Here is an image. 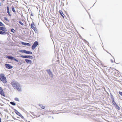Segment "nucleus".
I'll return each mask as SVG.
<instances>
[{"mask_svg": "<svg viewBox=\"0 0 122 122\" xmlns=\"http://www.w3.org/2000/svg\"><path fill=\"white\" fill-rule=\"evenodd\" d=\"M11 84L14 87H15V81H12L11 82Z\"/></svg>", "mask_w": 122, "mask_h": 122, "instance_id": "13", "label": "nucleus"}, {"mask_svg": "<svg viewBox=\"0 0 122 122\" xmlns=\"http://www.w3.org/2000/svg\"><path fill=\"white\" fill-rule=\"evenodd\" d=\"M0 80L4 83H6L7 82L6 78L4 74L1 73L0 74Z\"/></svg>", "mask_w": 122, "mask_h": 122, "instance_id": "1", "label": "nucleus"}, {"mask_svg": "<svg viewBox=\"0 0 122 122\" xmlns=\"http://www.w3.org/2000/svg\"><path fill=\"white\" fill-rule=\"evenodd\" d=\"M11 8L12 9V10L14 12H15V9L14 8V7L13 6H12L11 7Z\"/></svg>", "mask_w": 122, "mask_h": 122, "instance_id": "25", "label": "nucleus"}, {"mask_svg": "<svg viewBox=\"0 0 122 122\" xmlns=\"http://www.w3.org/2000/svg\"><path fill=\"white\" fill-rule=\"evenodd\" d=\"M111 97L112 98V99L113 100V99H114L113 97V95L112 94H111Z\"/></svg>", "mask_w": 122, "mask_h": 122, "instance_id": "33", "label": "nucleus"}, {"mask_svg": "<svg viewBox=\"0 0 122 122\" xmlns=\"http://www.w3.org/2000/svg\"><path fill=\"white\" fill-rule=\"evenodd\" d=\"M0 34L5 35H6V34H7V35H8L9 34V33L8 32H5L0 30Z\"/></svg>", "mask_w": 122, "mask_h": 122, "instance_id": "8", "label": "nucleus"}, {"mask_svg": "<svg viewBox=\"0 0 122 122\" xmlns=\"http://www.w3.org/2000/svg\"><path fill=\"white\" fill-rule=\"evenodd\" d=\"M119 93L122 96V92H119Z\"/></svg>", "mask_w": 122, "mask_h": 122, "instance_id": "32", "label": "nucleus"}, {"mask_svg": "<svg viewBox=\"0 0 122 122\" xmlns=\"http://www.w3.org/2000/svg\"><path fill=\"white\" fill-rule=\"evenodd\" d=\"M21 118H24V117L21 115L20 116Z\"/></svg>", "mask_w": 122, "mask_h": 122, "instance_id": "34", "label": "nucleus"}, {"mask_svg": "<svg viewBox=\"0 0 122 122\" xmlns=\"http://www.w3.org/2000/svg\"><path fill=\"white\" fill-rule=\"evenodd\" d=\"M21 43L22 45L24 46H31L30 44L29 43H27L24 42H21Z\"/></svg>", "mask_w": 122, "mask_h": 122, "instance_id": "9", "label": "nucleus"}, {"mask_svg": "<svg viewBox=\"0 0 122 122\" xmlns=\"http://www.w3.org/2000/svg\"><path fill=\"white\" fill-rule=\"evenodd\" d=\"M111 60V62H112L113 63V60Z\"/></svg>", "mask_w": 122, "mask_h": 122, "instance_id": "36", "label": "nucleus"}, {"mask_svg": "<svg viewBox=\"0 0 122 122\" xmlns=\"http://www.w3.org/2000/svg\"><path fill=\"white\" fill-rule=\"evenodd\" d=\"M39 105L42 109H45V106H43L42 104H39Z\"/></svg>", "mask_w": 122, "mask_h": 122, "instance_id": "15", "label": "nucleus"}, {"mask_svg": "<svg viewBox=\"0 0 122 122\" xmlns=\"http://www.w3.org/2000/svg\"><path fill=\"white\" fill-rule=\"evenodd\" d=\"M112 103H113V104L114 105V104L116 105V102H115L114 101V99H113V100H112Z\"/></svg>", "mask_w": 122, "mask_h": 122, "instance_id": "28", "label": "nucleus"}, {"mask_svg": "<svg viewBox=\"0 0 122 122\" xmlns=\"http://www.w3.org/2000/svg\"><path fill=\"white\" fill-rule=\"evenodd\" d=\"M16 89L19 92H21L22 91L20 85L18 82H16Z\"/></svg>", "mask_w": 122, "mask_h": 122, "instance_id": "2", "label": "nucleus"}, {"mask_svg": "<svg viewBox=\"0 0 122 122\" xmlns=\"http://www.w3.org/2000/svg\"><path fill=\"white\" fill-rule=\"evenodd\" d=\"M15 61H17V62H18V61L16 59Z\"/></svg>", "mask_w": 122, "mask_h": 122, "instance_id": "38", "label": "nucleus"}, {"mask_svg": "<svg viewBox=\"0 0 122 122\" xmlns=\"http://www.w3.org/2000/svg\"><path fill=\"white\" fill-rule=\"evenodd\" d=\"M25 61L27 64H31L32 63V61L31 60L28 59H25Z\"/></svg>", "mask_w": 122, "mask_h": 122, "instance_id": "11", "label": "nucleus"}, {"mask_svg": "<svg viewBox=\"0 0 122 122\" xmlns=\"http://www.w3.org/2000/svg\"><path fill=\"white\" fill-rule=\"evenodd\" d=\"M26 50H19V52H21L22 53H25Z\"/></svg>", "mask_w": 122, "mask_h": 122, "instance_id": "20", "label": "nucleus"}, {"mask_svg": "<svg viewBox=\"0 0 122 122\" xmlns=\"http://www.w3.org/2000/svg\"><path fill=\"white\" fill-rule=\"evenodd\" d=\"M20 56L23 58H29L30 59H32L33 58V56H29V55H25V56H23V55H21Z\"/></svg>", "mask_w": 122, "mask_h": 122, "instance_id": "4", "label": "nucleus"}, {"mask_svg": "<svg viewBox=\"0 0 122 122\" xmlns=\"http://www.w3.org/2000/svg\"><path fill=\"white\" fill-rule=\"evenodd\" d=\"M11 32H12L13 33H15V30H14V29L13 28H12L11 29Z\"/></svg>", "mask_w": 122, "mask_h": 122, "instance_id": "27", "label": "nucleus"}, {"mask_svg": "<svg viewBox=\"0 0 122 122\" xmlns=\"http://www.w3.org/2000/svg\"><path fill=\"white\" fill-rule=\"evenodd\" d=\"M110 54V55H111V54Z\"/></svg>", "mask_w": 122, "mask_h": 122, "instance_id": "47", "label": "nucleus"}, {"mask_svg": "<svg viewBox=\"0 0 122 122\" xmlns=\"http://www.w3.org/2000/svg\"><path fill=\"white\" fill-rule=\"evenodd\" d=\"M16 101H17L19 102L20 101L19 99L18 98H16Z\"/></svg>", "mask_w": 122, "mask_h": 122, "instance_id": "31", "label": "nucleus"}, {"mask_svg": "<svg viewBox=\"0 0 122 122\" xmlns=\"http://www.w3.org/2000/svg\"><path fill=\"white\" fill-rule=\"evenodd\" d=\"M17 106H18V107H19V108H20V107L18 105V104L17 105Z\"/></svg>", "mask_w": 122, "mask_h": 122, "instance_id": "39", "label": "nucleus"}, {"mask_svg": "<svg viewBox=\"0 0 122 122\" xmlns=\"http://www.w3.org/2000/svg\"><path fill=\"white\" fill-rule=\"evenodd\" d=\"M14 99L15 100V98H14Z\"/></svg>", "mask_w": 122, "mask_h": 122, "instance_id": "42", "label": "nucleus"}, {"mask_svg": "<svg viewBox=\"0 0 122 122\" xmlns=\"http://www.w3.org/2000/svg\"><path fill=\"white\" fill-rule=\"evenodd\" d=\"M104 66V67H106V66Z\"/></svg>", "mask_w": 122, "mask_h": 122, "instance_id": "46", "label": "nucleus"}, {"mask_svg": "<svg viewBox=\"0 0 122 122\" xmlns=\"http://www.w3.org/2000/svg\"><path fill=\"white\" fill-rule=\"evenodd\" d=\"M31 15L32 16H33V15L32 14H31Z\"/></svg>", "mask_w": 122, "mask_h": 122, "instance_id": "41", "label": "nucleus"}, {"mask_svg": "<svg viewBox=\"0 0 122 122\" xmlns=\"http://www.w3.org/2000/svg\"><path fill=\"white\" fill-rule=\"evenodd\" d=\"M10 56L6 55L5 56V57L9 59H10Z\"/></svg>", "mask_w": 122, "mask_h": 122, "instance_id": "30", "label": "nucleus"}, {"mask_svg": "<svg viewBox=\"0 0 122 122\" xmlns=\"http://www.w3.org/2000/svg\"><path fill=\"white\" fill-rule=\"evenodd\" d=\"M5 66L6 68L8 69H11L13 68V66L9 64H5Z\"/></svg>", "mask_w": 122, "mask_h": 122, "instance_id": "7", "label": "nucleus"}, {"mask_svg": "<svg viewBox=\"0 0 122 122\" xmlns=\"http://www.w3.org/2000/svg\"><path fill=\"white\" fill-rule=\"evenodd\" d=\"M15 36H13L12 37V39L13 40L15 41Z\"/></svg>", "mask_w": 122, "mask_h": 122, "instance_id": "29", "label": "nucleus"}, {"mask_svg": "<svg viewBox=\"0 0 122 122\" xmlns=\"http://www.w3.org/2000/svg\"><path fill=\"white\" fill-rule=\"evenodd\" d=\"M46 71L49 74L51 78H53V75L50 69L47 70Z\"/></svg>", "mask_w": 122, "mask_h": 122, "instance_id": "6", "label": "nucleus"}, {"mask_svg": "<svg viewBox=\"0 0 122 122\" xmlns=\"http://www.w3.org/2000/svg\"><path fill=\"white\" fill-rule=\"evenodd\" d=\"M16 114L17 115H18L19 116L21 115V114L20 113L18 112L16 110Z\"/></svg>", "mask_w": 122, "mask_h": 122, "instance_id": "18", "label": "nucleus"}, {"mask_svg": "<svg viewBox=\"0 0 122 122\" xmlns=\"http://www.w3.org/2000/svg\"><path fill=\"white\" fill-rule=\"evenodd\" d=\"M60 13L61 15L63 17H64L63 16V15H64L62 11H61L60 10Z\"/></svg>", "mask_w": 122, "mask_h": 122, "instance_id": "22", "label": "nucleus"}, {"mask_svg": "<svg viewBox=\"0 0 122 122\" xmlns=\"http://www.w3.org/2000/svg\"><path fill=\"white\" fill-rule=\"evenodd\" d=\"M0 94L3 97H5V94L2 88L0 86Z\"/></svg>", "mask_w": 122, "mask_h": 122, "instance_id": "5", "label": "nucleus"}, {"mask_svg": "<svg viewBox=\"0 0 122 122\" xmlns=\"http://www.w3.org/2000/svg\"><path fill=\"white\" fill-rule=\"evenodd\" d=\"M38 45V43L37 41H35L32 46V49L34 50Z\"/></svg>", "mask_w": 122, "mask_h": 122, "instance_id": "3", "label": "nucleus"}, {"mask_svg": "<svg viewBox=\"0 0 122 122\" xmlns=\"http://www.w3.org/2000/svg\"><path fill=\"white\" fill-rule=\"evenodd\" d=\"M35 32L36 33V30H35Z\"/></svg>", "mask_w": 122, "mask_h": 122, "instance_id": "43", "label": "nucleus"}, {"mask_svg": "<svg viewBox=\"0 0 122 122\" xmlns=\"http://www.w3.org/2000/svg\"><path fill=\"white\" fill-rule=\"evenodd\" d=\"M10 59L11 60H14L15 61V58L12 57V56H10Z\"/></svg>", "mask_w": 122, "mask_h": 122, "instance_id": "19", "label": "nucleus"}, {"mask_svg": "<svg viewBox=\"0 0 122 122\" xmlns=\"http://www.w3.org/2000/svg\"><path fill=\"white\" fill-rule=\"evenodd\" d=\"M7 12L9 16H11V15L9 11V8L8 6H7Z\"/></svg>", "mask_w": 122, "mask_h": 122, "instance_id": "12", "label": "nucleus"}, {"mask_svg": "<svg viewBox=\"0 0 122 122\" xmlns=\"http://www.w3.org/2000/svg\"><path fill=\"white\" fill-rule=\"evenodd\" d=\"M3 0V1H4V0Z\"/></svg>", "mask_w": 122, "mask_h": 122, "instance_id": "49", "label": "nucleus"}, {"mask_svg": "<svg viewBox=\"0 0 122 122\" xmlns=\"http://www.w3.org/2000/svg\"><path fill=\"white\" fill-rule=\"evenodd\" d=\"M10 103L13 106L15 105V103L14 102H10Z\"/></svg>", "mask_w": 122, "mask_h": 122, "instance_id": "23", "label": "nucleus"}, {"mask_svg": "<svg viewBox=\"0 0 122 122\" xmlns=\"http://www.w3.org/2000/svg\"><path fill=\"white\" fill-rule=\"evenodd\" d=\"M34 23H32L31 24V28L33 29H35V27L34 26Z\"/></svg>", "mask_w": 122, "mask_h": 122, "instance_id": "17", "label": "nucleus"}, {"mask_svg": "<svg viewBox=\"0 0 122 122\" xmlns=\"http://www.w3.org/2000/svg\"><path fill=\"white\" fill-rule=\"evenodd\" d=\"M4 19L6 20V21H7L8 22H9V21L7 19V17H4Z\"/></svg>", "mask_w": 122, "mask_h": 122, "instance_id": "26", "label": "nucleus"}, {"mask_svg": "<svg viewBox=\"0 0 122 122\" xmlns=\"http://www.w3.org/2000/svg\"><path fill=\"white\" fill-rule=\"evenodd\" d=\"M25 53L30 54H32V52L31 51L26 50Z\"/></svg>", "mask_w": 122, "mask_h": 122, "instance_id": "14", "label": "nucleus"}, {"mask_svg": "<svg viewBox=\"0 0 122 122\" xmlns=\"http://www.w3.org/2000/svg\"><path fill=\"white\" fill-rule=\"evenodd\" d=\"M5 26V25L1 22H0V26Z\"/></svg>", "mask_w": 122, "mask_h": 122, "instance_id": "24", "label": "nucleus"}, {"mask_svg": "<svg viewBox=\"0 0 122 122\" xmlns=\"http://www.w3.org/2000/svg\"><path fill=\"white\" fill-rule=\"evenodd\" d=\"M110 54V55H111V54Z\"/></svg>", "mask_w": 122, "mask_h": 122, "instance_id": "48", "label": "nucleus"}, {"mask_svg": "<svg viewBox=\"0 0 122 122\" xmlns=\"http://www.w3.org/2000/svg\"><path fill=\"white\" fill-rule=\"evenodd\" d=\"M1 118L0 117V122H1Z\"/></svg>", "mask_w": 122, "mask_h": 122, "instance_id": "37", "label": "nucleus"}, {"mask_svg": "<svg viewBox=\"0 0 122 122\" xmlns=\"http://www.w3.org/2000/svg\"><path fill=\"white\" fill-rule=\"evenodd\" d=\"M82 28L83 29H84V28H83L82 27Z\"/></svg>", "mask_w": 122, "mask_h": 122, "instance_id": "45", "label": "nucleus"}, {"mask_svg": "<svg viewBox=\"0 0 122 122\" xmlns=\"http://www.w3.org/2000/svg\"><path fill=\"white\" fill-rule=\"evenodd\" d=\"M104 50H105V51H106L108 53H109V54H110V53H109V52L107 51L106 50H105L104 48Z\"/></svg>", "mask_w": 122, "mask_h": 122, "instance_id": "35", "label": "nucleus"}, {"mask_svg": "<svg viewBox=\"0 0 122 122\" xmlns=\"http://www.w3.org/2000/svg\"><path fill=\"white\" fill-rule=\"evenodd\" d=\"M116 108L119 110H120V108L119 106H118L117 104H116L115 106Z\"/></svg>", "mask_w": 122, "mask_h": 122, "instance_id": "16", "label": "nucleus"}, {"mask_svg": "<svg viewBox=\"0 0 122 122\" xmlns=\"http://www.w3.org/2000/svg\"><path fill=\"white\" fill-rule=\"evenodd\" d=\"M17 22H18L21 25H23L24 24L22 22H21L20 20H19V21H17Z\"/></svg>", "mask_w": 122, "mask_h": 122, "instance_id": "21", "label": "nucleus"}, {"mask_svg": "<svg viewBox=\"0 0 122 122\" xmlns=\"http://www.w3.org/2000/svg\"><path fill=\"white\" fill-rule=\"evenodd\" d=\"M114 71H112V72Z\"/></svg>", "mask_w": 122, "mask_h": 122, "instance_id": "44", "label": "nucleus"}, {"mask_svg": "<svg viewBox=\"0 0 122 122\" xmlns=\"http://www.w3.org/2000/svg\"><path fill=\"white\" fill-rule=\"evenodd\" d=\"M0 30H2L4 32H5L7 31L6 28L2 27H0Z\"/></svg>", "mask_w": 122, "mask_h": 122, "instance_id": "10", "label": "nucleus"}, {"mask_svg": "<svg viewBox=\"0 0 122 122\" xmlns=\"http://www.w3.org/2000/svg\"><path fill=\"white\" fill-rule=\"evenodd\" d=\"M14 112H15V109H14Z\"/></svg>", "mask_w": 122, "mask_h": 122, "instance_id": "40", "label": "nucleus"}]
</instances>
